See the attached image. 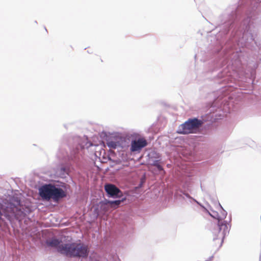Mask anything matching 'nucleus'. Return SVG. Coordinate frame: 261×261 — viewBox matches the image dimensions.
I'll return each mask as SVG.
<instances>
[{
  "label": "nucleus",
  "instance_id": "nucleus-1",
  "mask_svg": "<svg viewBox=\"0 0 261 261\" xmlns=\"http://www.w3.org/2000/svg\"><path fill=\"white\" fill-rule=\"evenodd\" d=\"M261 0H240L238 5L228 7L218 17L219 32L210 37L212 42V71L226 67L222 71H243L245 48L251 50L261 45L255 38L261 25Z\"/></svg>",
  "mask_w": 261,
  "mask_h": 261
},
{
  "label": "nucleus",
  "instance_id": "nucleus-2",
  "mask_svg": "<svg viewBox=\"0 0 261 261\" xmlns=\"http://www.w3.org/2000/svg\"><path fill=\"white\" fill-rule=\"evenodd\" d=\"M67 145L70 153L61 147L57 154L59 163L55 169L56 174L62 178L69 175L74 164L78 165L80 160V151L85 148L82 138L77 136L69 137Z\"/></svg>",
  "mask_w": 261,
  "mask_h": 261
},
{
  "label": "nucleus",
  "instance_id": "nucleus-3",
  "mask_svg": "<svg viewBox=\"0 0 261 261\" xmlns=\"http://www.w3.org/2000/svg\"><path fill=\"white\" fill-rule=\"evenodd\" d=\"M32 212L31 206L22 204L19 197L12 196L3 212L0 210V220L3 216L10 222L15 219H22Z\"/></svg>",
  "mask_w": 261,
  "mask_h": 261
},
{
  "label": "nucleus",
  "instance_id": "nucleus-4",
  "mask_svg": "<svg viewBox=\"0 0 261 261\" xmlns=\"http://www.w3.org/2000/svg\"><path fill=\"white\" fill-rule=\"evenodd\" d=\"M68 187L65 183L44 184L38 188L39 194L43 200L58 202L67 197Z\"/></svg>",
  "mask_w": 261,
  "mask_h": 261
},
{
  "label": "nucleus",
  "instance_id": "nucleus-5",
  "mask_svg": "<svg viewBox=\"0 0 261 261\" xmlns=\"http://www.w3.org/2000/svg\"><path fill=\"white\" fill-rule=\"evenodd\" d=\"M221 208V214L219 215L217 223L212 224L211 230L213 234V241L220 240L219 248L221 247L226 236L228 235L231 227V215L229 216V221L225 220L227 212L223 209L221 205L219 203Z\"/></svg>",
  "mask_w": 261,
  "mask_h": 261
},
{
  "label": "nucleus",
  "instance_id": "nucleus-6",
  "mask_svg": "<svg viewBox=\"0 0 261 261\" xmlns=\"http://www.w3.org/2000/svg\"><path fill=\"white\" fill-rule=\"evenodd\" d=\"M204 115H207L209 118L202 124L198 133L203 135H210L216 127L214 124L216 121L221 120L224 117V114L222 112L221 108L218 106L216 107L213 105L210 108L208 112Z\"/></svg>",
  "mask_w": 261,
  "mask_h": 261
},
{
  "label": "nucleus",
  "instance_id": "nucleus-7",
  "mask_svg": "<svg viewBox=\"0 0 261 261\" xmlns=\"http://www.w3.org/2000/svg\"><path fill=\"white\" fill-rule=\"evenodd\" d=\"M61 254L71 258H86L88 257L90 249L87 245L82 243H65V246L60 248Z\"/></svg>",
  "mask_w": 261,
  "mask_h": 261
},
{
  "label": "nucleus",
  "instance_id": "nucleus-8",
  "mask_svg": "<svg viewBox=\"0 0 261 261\" xmlns=\"http://www.w3.org/2000/svg\"><path fill=\"white\" fill-rule=\"evenodd\" d=\"M208 118L207 115H201L199 118L198 117L189 118L178 126L177 133L182 135L196 134L199 132L202 124Z\"/></svg>",
  "mask_w": 261,
  "mask_h": 261
},
{
  "label": "nucleus",
  "instance_id": "nucleus-9",
  "mask_svg": "<svg viewBox=\"0 0 261 261\" xmlns=\"http://www.w3.org/2000/svg\"><path fill=\"white\" fill-rule=\"evenodd\" d=\"M147 157V162L149 165L155 166L160 172L164 171L161 164L162 157L159 152L154 150H151L148 152Z\"/></svg>",
  "mask_w": 261,
  "mask_h": 261
},
{
  "label": "nucleus",
  "instance_id": "nucleus-10",
  "mask_svg": "<svg viewBox=\"0 0 261 261\" xmlns=\"http://www.w3.org/2000/svg\"><path fill=\"white\" fill-rule=\"evenodd\" d=\"M105 190L108 197L117 198L122 197L123 192L115 185L111 183L106 184Z\"/></svg>",
  "mask_w": 261,
  "mask_h": 261
},
{
  "label": "nucleus",
  "instance_id": "nucleus-11",
  "mask_svg": "<svg viewBox=\"0 0 261 261\" xmlns=\"http://www.w3.org/2000/svg\"><path fill=\"white\" fill-rule=\"evenodd\" d=\"M147 145V142L144 138L132 139L130 143V151L132 152H140L142 149Z\"/></svg>",
  "mask_w": 261,
  "mask_h": 261
},
{
  "label": "nucleus",
  "instance_id": "nucleus-12",
  "mask_svg": "<svg viewBox=\"0 0 261 261\" xmlns=\"http://www.w3.org/2000/svg\"><path fill=\"white\" fill-rule=\"evenodd\" d=\"M44 243L47 247L56 248L60 254H61L60 251V248L65 246V244L63 243L62 239L57 238L55 236L46 239Z\"/></svg>",
  "mask_w": 261,
  "mask_h": 261
},
{
  "label": "nucleus",
  "instance_id": "nucleus-13",
  "mask_svg": "<svg viewBox=\"0 0 261 261\" xmlns=\"http://www.w3.org/2000/svg\"><path fill=\"white\" fill-rule=\"evenodd\" d=\"M107 145L110 149L124 148L126 146L125 139L122 137L114 140L108 138L107 139Z\"/></svg>",
  "mask_w": 261,
  "mask_h": 261
},
{
  "label": "nucleus",
  "instance_id": "nucleus-14",
  "mask_svg": "<svg viewBox=\"0 0 261 261\" xmlns=\"http://www.w3.org/2000/svg\"><path fill=\"white\" fill-rule=\"evenodd\" d=\"M180 193H181L182 195H185L189 199V201L191 203L195 202L197 203L198 205H199L204 211H207L206 208L201 203L198 202L195 198L192 197L188 193H186V192H182V191H180Z\"/></svg>",
  "mask_w": 261,
  "mask_h": 261
},
{
  "label": "nucleus",
  "instance_id": "nucleus-15",
  "mask_svg": "<svg viewBox=\"0 0 261 261\" xmlns=\"http://www.w3.org/2000/svg\"><path fill=\"white\" fill-rule=\"evenodd\" d=\"M111 202L112 200L106 199L101 200L99 203L100 209L103 212L106 211L108 209V205H111Z\"/></svg>",
  "mask_w": 261,
  "mask_h": 261
},
{
  "label": "nucleus",
  "instance_id": "nucleus-16",
  "mask_svg": "<svg viewBox=\"0 0 261 261\" xmlns=\"http://www.w3.org/2000/svg\"><path fill=\"white\" fill-rule=\"evenodd\" d=\"M118 198V199L112 200L111 206L113 207L119 206L126 200V196H124L123 194L122 195V197Z\"/></svg>",
  "mask_w": 261,
  "mask_h": 261
},
{
  "label": "nucleus",
  "instance_id": "nucleus-17",
  "mask_svg": "<svg viewBox=\"0 0 261 261\" xmlns=\"http://www.w3.org/2000/svg\"><path fill=\"white\" fill-rule=\"evenodd\" d=\"M209 215L213 218H215L216 220V222L217 223V221L219 220V215L217 212H214L213 214H212L208 212Z\"/></svg>",
  "mask_w": 261,
  "mask_h": 261
},
{
  "label": "nucleus",
  "instance_id": "nucleus-18",
  "mask_svg": "<svg viewBox=\"0 0 261 261\" xmlns=\"http://www.w3.org/2000/svg\"><path fill=\"white\" fill-rule=\"evenodd\" d=\"M145 183V180L141 179L138 187L139 188H141Z\"/></svg>",
  "mask_w": 261,
  "mask_h": 261
},
{
  "label": "nucleus",
  "instance_id": "nucleus-19",
  "mask_svg": "<svg viewBox=\"0 0 261 261\" xmlns=\"http://www.w3.org/2000/svg\"><path fill=\"white\" fill-rule=\"evenodd\" d=\"M94 212L95 213L97 214V215H98L99 214V208L98 207H96L95 209H94Z\"/></svg>",
  "mask_w": 261,
  "mask_h": 261
},
{
  "label": "nucleus",
  "instance_id": "nucleus-20",
  "mask_svg": "<svg viewBox=\"0 0 261 261\" xmlns=\"http://www.w3.org/2000/svg\"><path fill=\"white\" fill-rule=\"evenodd\" d=\"M213 257H214V256H213V255H212L211 256H210V257H209V258H208L207 260H204V261H211V260H212V259H213Z\"/></svg>",
  "mask_w": 261,
  "mask_h": 261
},
{
  "label": "nucleus",
  "instance_id": "nucleus-21",
  "mask_svg": "<svg viewBox=\"0 0 261 261\" xmlns=\"http://www.w3.org/2000/svg\"><path fill=\"white\" fill-rule=\"evenodd\" d=\"M189 185H190V184H189V183L187 184V188L189 187Z\"/></svg>",
  "mask_w": 261,
  "mask_h": 261
},
{
  "label": "nucleus",
  "instance_id": "nucleus-22",
  "mask_svg": "<svg viewBox=\"0 0 261 261\" xmlns=\"http://www.w3.org/2000/svg\"><path fill=\"white\" fill-rule=\"evenodd\" d=\"M178 194V193H177V194ZM179 196H181V194H179Z\"/></svg>",
  "mask_w": 261,
  "mask_h": 261
}]
</instances>
